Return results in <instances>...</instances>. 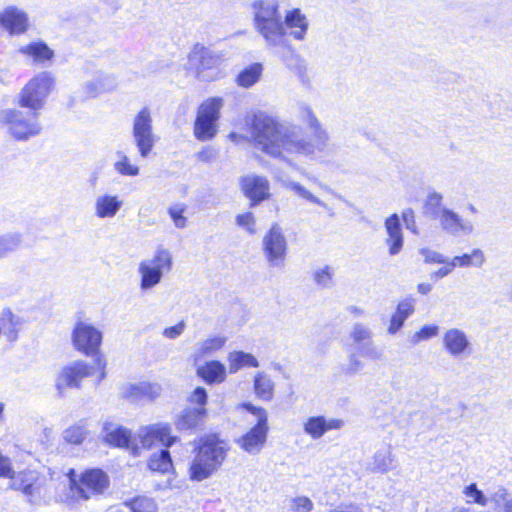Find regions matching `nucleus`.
Instances as JSON below:
<instances>
[{"label":"nucleus","mask_w":512,"mask_h":512,"mask_svg":"<svg viewBox=\"0 0 512 512\" xmlns=\"http://www.w3.org/2000/svg\"><path fill=\"white\" fill-rule=\"evenodd\" d=\"M262 251L269 267H284L288 251V242L279 224H273L264 234L262 239Z\"/></svg>","instance_id":"obj_9"},{"label":"nucleus","mask_w":512,"mask_h":512,"mask_svg":"<svg viewBox=\"0 0 512 512\" xmlns=\"http://www.w3.org/2000/svg\"><path fill=\"white\" fill-rule=\"evenodd\" d=\"M85 81L79 93L84 100L95 99L100 95L112 91L117 83L112 74L95 69L92 65L84 67Z\"/></svg>","instance_id":"obj_11"},{"label":"nucleus","mask_w":512,"mask_h":512,"mask_svg":"<svg viewBox=\"0 0 512 512\" xmlns=\"http://www.w3.org/2000/svg\"><path fill=\"white\" fill-rule=\"evenodd\" d=\"M402 219L405 223V226L408 230L413 232L414 234H418L416 221H415V214L413 209L406 208L402 211Z\"/></svg>","instance_id":"obj_59"},{"label":"nucleus","mask_w":512,"mask_h":512,"mask_svg":"<svg viewBox=\"0 0 512 512\" xmlns=\"http://www.w3.org/2000/svg\"><path fill=\"white\" fill-rule=\"evenodd\" d=\"M69 476V487L71 497L75 501L88 500L91 497L102 494L109 486V479L101 469H90L85 471L80 480Z\"/></svg>","instance_id":"obj_6"},{"label":"nucleus","mask_w":512,"mask_h":512,"mask_svg":"<svg viewBox=\"0 0 512 512\" xmlns=\"http://www.w3.org/2000/svg\"><path fill=\"white\" fill-rule=\"evenodd\" d=\"M13 474L11 461L0 453V477L9 478Z\"/></svg>","instance_id":"obj_61"},{"label":"nucleus","mask_w":512,"mask_h":512,"mask_svg":"<svg viewBox=\"0 0 512 512\" xmlns=\"http://www.w3.org/2000/svg\"><path fill=\"white\" fill-rule=\"evenodd\" d=\"M113 168L121 176L136 177L140 174L139 166L132 163L131 159L122 151L116 153Z\"/></svg>","instance_id":"obj_40"},{"label":"nucleus","mask_w":512,"mask_h":512,"mask_svg":"<svg viewBox=\"0 0 512 512\" xmlns=\"http://www.w3.org/2000/svg\"><path fill=\"white\" fill-rule=\"evenodd\" d=\"M190 60L192 62L198 61L196 71L197 77L200 80L212 81L218 79L221 76V57L218 54H215L210 50L201 47L199 49H195L192 52Z\"/></svg>","instance_id":"obj_16"},{"label":"nucleus","mask_w":512,"mask_h":512,"mask_svg":"<svg viewBox=\"0 0 512 512\" xmlns=\"http://www.w3.org/2000/svg\"><path fill=\"white\" fill-rule=\"evenodd\" d=\"M22 243V235L12 232L0 236V258L16 251Z\"/></svg>","instance_id":"obj_45"},{"label":"nucleus","mask_w":512,"mask_h":512,"mask_svg":"<svg viewBox=\"0 0 512 512\" xmlns=\"http://www.w3.org/2000/svg\"><path fill=\"white\" fill-rule=\"evenodd\" d=\"M223 105L224 100L221 97H211L198 107L193 128L197 140L209 141L217 135Z\"/></svg>","instance_id":"obj_5"},{"label":"nucleus","mask_w":512,"mask_h":512,"mask_svg":"<svg viewBox=\"0 0 512 512\" xmlns=\"http://www.w3.org/2000/svg\"><path fill=\"white\" fill-rule=\"evenodd\" d=\"M123 204V199L117 194L100 193L94 199L93 212L98 219H113Z\"/></svg>","instance_id":"obj_22"},{"label":"nucleus","mask_w":512,"mask_h":512,"mask_svg":"<svg viewBox=\"0 0 512 512\" xmlns=\"http://www.w3.org/2000/svg\"><path fill=\"white\" fill-rule=\"evenodd\" d=\"M431 291V285L427 283H421L418 285V292L425 295Z\"/></svg>","instance_id":"obj_63"},{"label":"nucleus","mask_w":512,"mask_h":512,"mask_svg":"<svg viewBox=\"0 0 512 512\" xmlns=\"http://www.w3.org/2000/svg\"><path fill=\"white\" fill-rule=\"evenodd\" d=\"M54 78L49 72H40L35 75L22 89L20 104L31 110H40L52 91Z\"/></svg>","instance_id":"obj_8"},{"label":"nucleus","mask_w":512,"mask_h":512,"mask_svg":"<svg viewBox=\"0 0 512 512\" xmlns=\"http://www.w3.org/2000/svg\"><path fill=\"white\" fill-rule=\"evenodd\" d=\"M72 343L80 353L94 357V364L98 370L95 383L98 385L106 377V359L100 355L102 332L88 321H78L72 330Z\"/></svg>","instance_id":"obj_3"},{"label":"nucleus","mask_w":512,"mask_h":512,"mask_svg":"<svg viewBox=\"0 0 512 512\" xmlns=\"http://www.w3.org/2000/svg\"><path fill=\"white\" fill-rule=\"evenodd\" d=\"M424 213L435 220H439L441 225L445 228L448 219V210L443 203V198L437 193H431L425 203Z\"/></svg>","instance_id":"obj_32"},{"label":"nucleus","mask_w":512,"mask_h":512,"mask_svg":"<svg viewBox=\"0 0 512 512\" xmlns=\"http://www.w3.org/2000/svg\"><path fill=\"white\" fill-rule=\"evenodd\" d=\"M474 232V224L469 219L450 210V236L463 239Z\"/></svg>","instance_id":"obj_37"},{"label":"nucleus","mask_w":512,"mask_h":512,"mask_svg":"<svg viewBox=\"0 0 512 512\" xmlns=\"http://www.w3.org/2000/svg\"><path fill=\"white\" fill-rule=\"evenodd\" d=\"M420 255L423 256L424 261L426 263L431 264H444L445 263V255L438 253L437 251H434L429 248H422L419 251Z\"/></svg>","instance_id":"obj_57"},{"label":"nucleus","mask_w":512,"mask_h":512,"mask_svg":"<svg viewBox=\"0 0 512 512\" xmlns=\"http://www.w3.org/2000/svg\"><path fill=\"white\" fill-rule=\"evenodd\" d=\"M350 338L359 345V350L363 357L371 360H377L381 353L374 346L372 341V331L362 323H356L350 332Z\"/></svg>","instance_id":"obj_23"},{"label":"nucleus","mask_w":512,"mask_h":512,"mask_svg":"<svg viewBox=\"0 0 512 512\" xmlns=\"http://www.w3.org/2000/svg\"><path fill=\"white\" fill-rule=\"evenodd\" d=\"M360 353H351L346 362L341 365V371L343 374L353 376L360 373L364 368V362L361 360Z\"/></svg>","instance_id":"obj_48"},{"label":"nucleus","mask_w":512,"mask_h":512,"mask_svg":"<svg viewBox=\"0 0 512 512\" xmlns=\"http://www.w3.org/2000/svg\"><path fill=\"white\" fill-rule=\"evenodd\" d=\"M167 212L176 228L184 229L187 226L188 220L184 215L186 212V205L182 203L172 204L168 207Z\"/></svg>","instance_id":"obj_49"},{"label":"nucleus","mask_w":512,"mask_h":512,"mask_svg":"<svg viewBox=\"0 0 512 512\" xmlns=\"http://www.w3.org/2000/svg\"><path fill=\"white\" fill-rule=\"evenodd\" d=\"M344 424L345 422L339 418L310 416L303 422V431L312 440H319L329 431L342 429Z\"/></svg>","instance_id":"obj_18"},{"label":"nucleus","mask_w":512,"mask_h":512,"mask_svg":"<svg viewBox=\"0 0 512 512\" xmlns=\"http://www.w3.org/2000/svg\"><path fill=\"white\" fill-rule=\"evenodd\" d=\"M0 122L8 125L10 132L17 139H27L39 134L41 130L36 114L27 118L23 112L12 109L0 113Z\"/></svg>","instance_id":"obj_13"},{"label":"nucleus","mask_w":512,"mask_h":512,"mask_svg":"<svg viewBox=\"0 0 512 512\" xmlns=\"http://www.w3.org/2000/svg\"><path fill=\"white\" fill-rule=\"evenodd\" d=\"M89 430L83 422L75 423L63 432V438L66 442L79 445L88 437Z\"/></svg>","instance_id":"obj_42"},{"label":"nucleus","mask_w":512,"mask_h":512,"mask_svg":"<svg viewBox=\"0 0 512 512\" xmlns=\"http://www.w3.org/2000/svg\"><path fill=\"white\" fill-rule=\"evenodd\" d=\"M142 382L141 383H127L121 387V395L125 398L134 400L142 399Z\"/></svg>","instance_id":"obj_56"},{"label":"nucleus","mask_w":512,"mask_h":512,"mask_svg":"<svg viewBox=\"0 0 512 512\" xmlns=\"http://www.w3.org/2000/svg\"><path fill=\"white\" fill-rule=\"evenodd\" d=\"M349 311L352 314H354L355 316H358V317L364 315V311L361 308H359V307L352 306V307L349 308Z\"/></svg>","instance_id":"obj_64"},{"label":"nucleus","mask_w":512,"mask_h":512,"mask_svg":"<svg viewBox=\"0 0 512 512\" xmlns=\"http://www.w3.org/2000/svg\"><path fill=\"white\" fill-rule=\"evenodd\" d=\"M141 447L151 449L157 446H171L176 437L171 436V428L165 423H156L141 427L137 433Z\"/></svg>","instance_id":"obj_15"},{"label":"nucleus","mask_w":512,"mask_h":512,"mask_svg":"<svg viewBox=\"0 0 512 512\" xmlns=\"http://www.w3.org/2000/svg\"><path fill=\"white\" fill-rule=\"evenodd\" d=\"M207 415L206 408L183 409L175 419V426L178 430H191L203 424Z\"/></svg>","instance_id":"obj_27"},{"label":"nucleus","mask_w":512,"mask_h":512,"mask_svg":"<svg viewBox=\"0 0 512 512\" xmlns=\"http://www.w3.org/2000/svg\"><path fill=\"white\" fill-rule=\"evenodd\" d=\"M149 468L152 471L166 473L172 468V460L168 450H161L159 454H154L150 457Z\"/></svg>","instance_id":"obj_46"},{"label":"nucleus","mask_w":512,"mask_h":512,"mask_svg":"<svg viewBox=\"0 0 512 512\" xmlns=\"http://www.w3.org/2000/svg\"><path fill=\"white\" fill-rule=\"evenodd\" d=\"M0 27L10 35H21L30 27L29 15L16 5H8L0 11Z\"/></svg>","instance_id":"obj_17"},{"label":"nucleus","mask_w":512,"mask_h":512,"mask_svg":"<svg viewBox=\"0 0 512 512\" xmlns=\"http://www.w3.org/2000/svg\"><path fill=\"white\" fill-rule=\"evenodd\" d=\"M254 391L257 397L270 401L273 398L274 383L270 376L263 372L256 374L254 378Z\"/></svg>","instance_id":"obj_41"},{"label":"nucleus","mask_w":512,"mask_h":512,"mask_svg":"<svg viewBox=\"0 0 512 512\" xmlns=\"http://www.w3.org/2000/svg\"><path fill=\"white\" fill-rule=\"evenodd\" d=\"M484 252L479 248H474L470 253H464L454 256L450 259V270L452 268H481L485 263Z\"/></svg>","instance_id":"obj_34"},{"label":"nucleus","mask_w":512,"mask_h":512,"mask_svg":"<svg viewBox=\"0 0 512 512\" xmlns=\"http://www.w3.org/2000/svg\"><path fill=\"white\" fill-rule=\"evenodd\" d=\"M394 462L391 447L386 446L375 452L369 467L373 472L387 473L394 468Z\"/></svg>","instance_id":"obj_35"},{"label":"nucleus","mask_w":512,"mask_h":512,"mask_svg":"<svg viewBox=\"0 0 512 512\" xmlns=\"http://www.w3.org/2000/svg\"><path fill=\"white\" fill-rule=\"evenodd\" d=\"M236 224L247 231L249 234H255V217L252 212H244L236 216Z\"/></svg>","instance_id":"obj_54"},{"label":"nucleus","mask_w":512,"mask_h":512,"mask_svg":"<svg viewBox=\"0 0 512 512\" xmlns=\"http://www.w3.org/2000/svg\"><path fill=\"white\" fill-rule=\"evenodd\" d=\"M472 353L473 346L466 333L460 329H450V355L463 360Z\"/></svg>","instance_id":"obj_30"},{"label":"nucleus","mask_w":512,"mask_h":512,"mask_svg":"<svg viewBox=\"0 0 512 512\" xmlns=\"http://www.w3.org/2000/svg\"><path fill=\"white\" fill-rule=\"evenodd\" d=\"M227 337L221 334L210 335L198 341L191 354L194 365H197L206 357L213 356L220 351L226 344Z\"/></svg>","instance_id":"obj_24"},{"label":"nucleus","mask_w":512,"mask_h":512,"mask_svg":"<svg viewBox=\"0 0 512 512\" xmlns=\"http://www.w3.org/2000/svg\"><path fill=\"white\" fill-rule=\"evenodd\" d=\"M384 228L386 234L384 242L389 255H398L404 246V236L399 215L394 213L387 217L384 221Z\"/></svg>","instance_id":"obj_21"},{"label":"nucleus","mask_w":512,"mask_h":512,"mask_svg":"<svg viewBox=\"0 0 512 512\" xmlns=\"http://www.w3.org/2000/svg\"><path fill=\"white\" fill-rule=\"evenodd\" d=\"M241 186L244 194L256 205L270 197L269 181L259 175H247L242 178Z\"/></svg>","instance_id":"obj_20"},{"label":"nucleus","mask_w":512,"mask_h":512,"mask_svg":"<svg viewBox=\"0 0 512 512\" xmlns=\"http://www.w3.org/2000/svg\"><path fill=\"white\" fill-rule=\"evenodd\" d=\"M299 118L312 131V138L305 137L302 129L296 125H285L266 113L255 114L250 134L256 149L279 159L291 167L297 166L301 157L322 159L333 150L327 130L316 117L313 110L303 106Z\"/></svg>","instance_id":"obj_1"},{"label":"nucleus","mask_w":512,"mask_h":512,"mask_svg":"<svg viewBox=\"0 0 512 512\" xmlns=\"http://www.w3.org/2000/svg\"><path fill=\"white\" fill-rule=\"evenodd\" d=\"M228 446L215 437H209L195 449L189 466L191 480L203 481L209 478L224 462Z\"/></svg>","instance_id":"obj_2"},{"label":"nucleus","mask_w":512,"mask_h":512,"mask_svg":"<svg viewBox=\"0 0 512 512\" xmlns=\"http://www.w3.org/2000/svg\"><path fill=\"white\" fill-rule=\"evenodd\" d=\"M152 122L148 107L142 108L133 119L132 137L142 158H146L150 154L156 143Z\"/></svg>","instance_id":"obj_10"},{"label":"nucleus","mask_w":512,"mask_h":512,"mask_svg":"<svg viewBox=\"0 0 512 512\" xmlns=\"http://www.w3.org/2000/svg\"><path fill=\"white\" fill-rule=\"evenodd\" d=\"M257 31L262 35L268 45H281L285 41V27L281 22L280 16L273 20L256 27Z\"/></svg>","instance_id":"obj_29"},{"label":"nucleus","mask_w":512,"mask_h":512,"mask_svg":"<svg viewBox=\"0 0 512 512\" xmlns=\"http://www.w3.org/2000/svg\"><path fill=\"white\" fill-rule=\"evenodd\" d=\"M104 432V439L108 444L120 448L129 447L131 443V433L126 428L113 423H105Z\"/></svg>","instance_id":"obj_33"},{"label":"nucleus","mask_w":512,"mask_h":512,"mask_svg":"<svg viewBox=\"0 0 512 512\" xmlns=\"http://www.w3.org/2000/svg\"><path fill=\"white\" fill-rule=\"evenodd\" d=\"M196 371L198 376L208 384L222 383L226 379V367L216 360L197 366Z\"/></svg>","instance_id":"obj_31"},{"label":"nucleus","mask_w":512,"mask_h":512,"mask_svg":"<svg viewBox=\"0 0 512 512\" xmlns=\"http://www.w3.org/2000/svg\"><path fill=\"white\" fill-rule=\"evenodd\" d=\"M414 312V304L412 300L401 301L396 309V312L390 319L388 327L389 334L397 333L403 326L405 320Z\"/></svg>","instance_id":"obj_36"},{"label":"nucleus","mask_w":512,"mask_h":512,"mask_svg":"<svg viewBox=\"0 0 512 512\" xmlns=\"http://www.w3.org/2000/svg\"><path fill=\"white\" fill-rule=\"evenodd\" d=\"M261 73L262 65L254 63L239 73L237 83L242 87L248 88L259 80Z\"/></svg>","instance_id":"obj_44"},{"label":"nucleus","mask_w":512,"mask_h":512,"mask_svg":"<svg viewBox=\"0 0 512 512\" xmlns=\"http://www.w3.org/2000/svg\"><path fill=\"white\" fill-rule=\"evenodd\" d=\"M207 392L203 387H196L188 397L190 404L196 405V408H205L207 404Z\"/></svg>","instance_id":"obj_55"},{"label":"nucleus","mask_w":512,"mask_h":512,"mask_svg":"<svg viewBox=\"0 0 512 512\" xmlns=\"http://www.w3.org/2000/svg\"><path fill=\"white\" fill-rule=\"evenodd\" d=\"M243 407L256 416L257 423L246 434L239 437L236 443L245 452L256 455L262 450L267 439V412L264 408L250 403L243 404Z\"/></svg>","instance_id":"obj_7"},{"label":"nucleus","mask_w":512,"mask_h":512,"mask_svg":"<svg viewBox=\"0 0 512 512\" xmlns=\"http://www.w3.org/2000/svg\"><path fill=\"white\" fill-rule=\"evenodd\" d=\"M276 181L281 186L291 192L295 197L301 200L304 204L317 207L323 210L329 217L335 216V210L328 203H326L312 188L289 178L277 176Z\"/></svg>","instance_id":"obj_14"},{"label":"nucleus","mask_w":512,"mask_h":512,"mask_svg":"<svg viewBox=\"0 0 512 512\" xmlns=\"http://www.w3.org/2000/svg\"><path fill=\"white\" fill-rule=\"evenodd\" d=\"M229 371L230 373H236L243 367H258V360L249 353L243 351H234L228 355Z\"/></svg>","instance_id":"obj_39"},{"label":"nucleus","mask_w":512,"mask_h":512,"mask_svg":"<svg viewBox=\"0 0 512 512\" xmlns=\"http://www.w3.org/2000/svg\"><path fill=\"white\" fill-rule=\"evenodd\" d=\"M21 328V318L14 314L10 308L4 307L0 310V336H3L7 342H15Z\"/></svg>","instance_id":"obj_26"},{"label":"nucleus","mask_w":512,"mask_h":512,"mask_svg":"<svg viewBox=\"0 0 512 512\" xmlns=\"http://www.w3.org/2000/svg\"><path fill=\"white\" fill-rule=\"evenodd\" d=\"M142 399L153 400L161 394V387L156 383L142 382Z\"/></svg>","instance_id":"obj_58"},{"label":"nucleus","mask_w":512,"mask_h":512,"mask_svg":"<svg viewBox=\"0 0 512 512\" xmlns=\"http://www.w3.org/2000/svg\"><path fill=\"white\" fill-rule=\"evenodd\" d=\"M18 51L36 64L46 65L54 57V51L42 41H34L23 45Z\"/></svg>","instance_id":"obj_28"},{"label":"nucleus","mask_w":512,"mask_h":512,"mask_svg":"<svg viewBox=\"0 0 512 512\" xmlns=\"http://www.w3.org/2000/svg\"><path fill=\"white\" fill-rule=\"evenodd\" d=\"M185 327V323L180 321L174 326L165 328L162 332V335L167 339H176L183 334Z\"/></svg>","instance_id":"obj_60"},{"label":"nucleus","mask_w":512,"mask_h":512,"mask_svg":"<svg viewBox=\"0 0 512 512\" xmlns=\"http://www.w3.org/2000/svg\"><path fill=\"white\" fill-rule=\"evenodd\" d=\"M254 9L255 27H258L265 22L273 20L279 16L278 7L274 2L258 1L254 4Z\"/></svg>","instance_id":"obj_38"},{"label":"nucleus","mask_w":512,"mask_h":512,"mask_svg":"<svg viewBox=\"0 0 512 512\" xmlns=\"http://www.w3.org/2000/svg\"><path fill=\"white\" fill-rule=\"evenodd\" d=\"M131 512H157L155 502L147 497H138L127 503Z\"/></svg>","instance_id":"obj_51"},{"label":"nucleus","mask_w":512,"mask_h":512,"mask_svg":"<svg viewBox=\"0 0 512 512\" xmlns=\"http://www.w3.org/2000/svg\"><path fill=\"white\" fill-rule=\"evenodd\" d=\"M438 334V327L435 325H425L419 331L415 332L410 337L412 344H417L421 341L428 340Z\"/></svg>","instance_id":"obj_53"},{"label":"nucleus","mask_w":512,"mask_h":512,"mask_svg":"<svg viewBox=\"0 0 512 512\" xmlns=\"http://www.w3.org/2000/svg\"><path fill=\"white\" fill-rule=\"evenodd\" d=\"M288 509L290 512H312L314 503L307 496H296L289 500Z\"/></svg>","instance_id":"obj_50"},{"label":"nucleus","mask_w":512,"mask_h":512,"mask_svg":"<svg viewBox=\"0 0 512 512\" xmlns=\"http://www.w3.org/2000/svg\"><path fill=\"white\" fill-rule=\"evenodd\" d=\"M96 367L85 361H74L64 366L57 374L55 388L59 395H64L69 388H80L81 381L94 375Z\"/></svg>","instance_id":"obj_12"},{"label":"nucleus","mask_w":512,"mask_h":512,"mask_svg":"<svg viewBox=\"0 0 512 512\" xmlns=\"http://www.w3.org/2000/svg\"><path fill=\"white\" fill-rule=\"evenodd\" d=\"M172 267L173 257L170 250L158 247L151 257L141 260L138 264L139 289L142 292L154 289Z\"/></svg>","instance_id":"obj_4"},{"label":"nucleus","mask_w":512,"mask_h":512,"mask_svg":"<svg viewBox=\"0 0 512 512\" xmlns=\"http://www.w3.org/2000/svg\"><path fill=\"white\" fill-rule=\"evenodd\" d=\"M9 479L11 480V488L21 491L30 498V501H33L34 498L40 495L41 484L39 483L37 472L26 470L15 474L13 471Z\"/></svg>","instance_id":"obj_19"},{"label":"nucleus","mask_w":512,"mask_h":512,"mask_svg":"<svg viewBox=\"0 0 512 512\" xmlns=\"http://www.w3.org/2000/svg\"><path fill=\"white\" fill-rule=\"evenodd\" d=\"M512 501L511 494L508 489L503 486H498L488 496V502L493 504L495 510L506 512L508 505Z\"/></svg>","instance_id":"obj_43"},{"label":"nucleus","mask_w":512,"mask_h":512,"mask_svg":"<svg viewBox=\"0 0 512 512\" xmlns=\"http://www.w3.org/2000/svg\"><path fill=\"white\" fill-rule=\"evenodd\" d=\"M283 25L285 27V35H289L295 40L302 41L305 39L308 31L309 22L306 15L298 8H294L286 12Z\"/></svg>","instance_id":"obj_25"},{"label":"nucleus","mask_w":512,"mask_h":512,"mask_svg":"<svg viewBox=\"0 0 512 512\" xmlns=\"http://www.w3.org/2000/svg\"><path fill=\"white\" fill-rule=\"evenodd\" d=\"M315 283L320 287H329L332 284L333 269L330 266L318 268L313 273Z\"/></svg>","instance_id":"obj_52"},{"label":"nucleus","mask_w":512,"mask_h":512,"mask_svg":"<svg viewBox=\"0 0 512 512\" xmlns=\"http://www.w3.org/2000/svg\"><path fill=\"white\" fill-rule=\"evenodd\" d=\"M447 274H448V268L446 266H444V267L440 268L438 271H436L435 273H433L431 275V277L439 279V278L445 277Z\"/></svg>","instance_id":"obj_62"},{"label":"nucleus","mask_w":512,"mask_h":512,"mask_svg":"<svg viewBox=\"0 0 512 512\" xmlns=\"http://www.w3.org/2000/svg\"><path fill=\"white\" fill-rule=\"evenodd\" d=\"M463 495L466 498V502L470 504H477L485 507L488 505V496L480 490L476 483H471L464 487Z\"/></svg>","instance_id":"obj_47"}]
</instances>
